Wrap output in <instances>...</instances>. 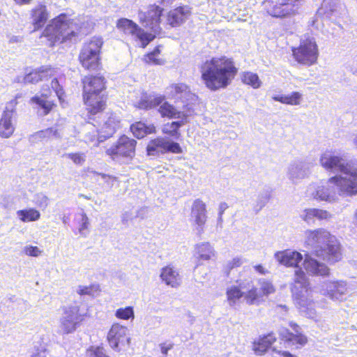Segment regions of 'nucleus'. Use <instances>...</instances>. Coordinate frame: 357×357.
Returning <instances> with one entry per match:
<instances>
[{
  "label": "nucleus",
  "instance_id": "1",
  "mask_svg": "<svg viewBox=\"0 0 357 357\" xmlns=\"http://www.w3.org/2000/svg\"><path fill=\"white\" fill-rule=\"evenodd\" d=\"M201 79L211 91L226 89L238 74V68L233 58L225 55L213 56L199 66Z\"/></svg>",
  "mask_w": 357,
  "mask_h": 357
},
{
  "label": "nucleus",
  "instance_id": "2",
  "mask_svg": "<svg viewBox=\"0 0 357 357\" xmlns=\"http://www.w3.org/2000/svg\"><path fill=\"white\" fill-rule=\"evenodd\" d=\"M306 242L312 248V254L321 260L333 264L342 259L340 243L324 229L307 231Z\"/></svg>",
  "mask_w": 357,
  "mask_h": 357
},
{
  "label": "nucleus",
  "instance_id": "3",
  "mask_svg": "<svg viewBox=\"0 0 357 357\" xmlns=\"http://www.w3.org/2000/svg\"><path fill=\"white\" fill-rule=\"evenodd\" d=\"M103 44V40L98 36H93L83 43L78 54V61L84 70L98 71L102 69Z\"/></svg>",
  "mask_w": 357,
  "mask_h": 357
},
{
  "label": "nucleus",
  "instance_id": "4",
  "mask_svg": "<svg viewBox=\"0 0 357 357\" xmlns=\"http://www.w3.org/2000/svg\"><path fill=\"white\" fill-rule=\"evenodd\" d=\"M291 52L293 60L300 66L310 67L317 63L319 51L312 37L301 39L297 46L291 47Z\"/></svg>",
  "mask_w": 357,
  "mask_h": 357
},
{
  "label": "nucleus",
  "instance_id": "5",
  "mask_svg": "<svg viewBox=\"0 0 357 357\" xmlns=\"http://www.w3.org/2000/svg\"><path fill=\"white\" fill-rule=\"evenodd\" d=\"M137 145L136 139L123 134L106 150L105 153L112 160L124 158L132 160L136 155Z\"/></svg>",
  "mask_w": 357,
  "mask_h": 357
},
{
  "label": "nucleus",
  "instance_id": "6",
  "mask_svg": "<svg viewBox=\"0 0 357 357\" xmlns=\"http://www.w3.org/2000/svg\"><path fill=\"white\" fill-rule=\"evenodd\" d=\"M108 93L82 96V102L88 121L92 123H99L100 116L108 107Z\"/></svg>",
  "mask_w": 357,
  "mask_h": 357
},
{
  "label": "nucleus",
  "instance_id": "7",
  "mask_svg": "<svg viewBox=\"0 0 357 357\" xmlns=\"http://www.w3.org/2000/svg\"><path fill=\"white\" fill-rule=\"evenodd\" d=\"M168 96L172 99H180L183 102L182 109L185 112H195V105L199 97L190 91V87L183 82L172 83L167 86Z\"/></svg>",
  "mask_w": 357,
  "mask_h": 357
},
{
  "label": "nucleus",
  "instance_id": "8",
  "mask_svg": "<svg viewBox=\"0 0 357 357\" xmlns=\"http://www.w3.org/2000/svg\"><path fill=\"white\" fill-rule=\"evenodd\" d=\"M164 8L155 3L149 4L146 10L138 13L139 21L155 36L162 31V17Z\"/></svg>",
  "mask_w": 357,
  "mask_h": 357
},
{
  "label": "nucleus",
  "instance_id": "9",
  "mask_svg": "<svg viewBox=\"0 0 357 357\" xmlns=\"http://www.w3.org/2000/svg\"><path fill=\"white\" fill-rule=\"evenodd\" d=\"M70 20L66 13H61L51 21L43 30L41 36L45 37L50 43V46H54L56 43H63L62 31L70 24Z\"/></svg>",
  "mask_w": 357,
  "mask_h": 357
},
{
  "label": "nucleus",
  "instance_id": "10",
  "mask_svg": "<svg viewBox=\"0 0 357 357\" xmlns=\"http://www.w3.org/2000/svg\"><path fill=\"white\" fill-rule=\"evenodd\" d=\"M264 10L275 18H286L298 14L296 7L290 0H264Z\"/></svg>",
  "mask_w": 357,
  "mask_h": 357
},
{
  "label": "nucleus",
  "instance_id": "11",
  "mask_svg": "<svg viewBox=\"0 0 357 357\" xmlns=\"http://www.w3.org/2000/svg\"><path fill=\"white\" fill-rule=\"evenodd\" d=\"M116 28L124 34L135 36L141 42L143 48H145L155 38L154 34L145 31L137 23L127 18L122 17L118 20Z\"/></svg>",
  "mask_w": 357,
  "mask_h": 357
},
{
  "label": "nucleus",
  "instance_id": "12",
  "mask_svg": "<svg viewBox=\"0 0 357 357\" xmlns=\"http://www.w3.org/2000/svg\"><path fill=\"white\" fill-rule=\"evenodd\" d=\"M146 152L149 156H155L167 153L179 154L183 152V150L178 143L167 141L162 137H158L149 141L146 147Z\"/></svg>",
  "mask_w": 357,
  "mask_h": 357
},
{
  "label": "nucleus",
  "instance_id": "13",
  "mask_svg": "<svg viewBox=\"0 0 357 357\" xmlns=\"http://www.w3.org/2000/svg\"><path fill=\"white\" fill-rule=\"evenodd\" d=\"M290 326L295 333L288 328L282 329L279 333L280 344L286 348L304 347L308 342L307 337L301 331V328L296 323L291 322Z\"/></svg>",
  "mask_w": 357,
  "mask_h": 357
},
{
  "label": "nucleus",
  "instance_id": "14",
  "mask_svg": "<svg viewBox=\"0 0 357 357\" xmlns=\"http://www.w3.org/2000/svg\"><path fill=\"white\" fill-rule=\"evenodd\" d=\"M107 79L100 74L88 75L82 79V96L100 95L107 92Z\"/></svg>",
  "mask_w": 357,
  "mask_h": 357
},
{
  "label": "nucleus",
  "instance_id": "15",
  "mask_svg": "<svg viewBox=\"0 0 357 357\" xmlns=\"http://www.w3.org/2000/svg\"><path fill=\"white\" fill-rule=\"evenodd\" d=\"M319 162L324 169L330 172L338 171L347 174L351 167L349 163L344 162L342 157L331 150L324 151L320 156Z\"/></svg>",
  "mask_w": 357,
  "mask_h": 357
},
{
  "label": "nucleus",
  "instance_id": "16",
  "mask_svg": "<svg viewBox=\"0 0 357 357\" xmlns=\"http://www.w3.org/2000/svg\"><path fill=\"white\" fill-rule=\"evenodd\" d=\"M107 340L112 349L120 351L122 347H128L130 344V338L128 336L126 327L114 324L109 329Z\"/></svg>",
  "mask_w": 357,
  "mask_h": 357
},
{
  "label": "nucleus",
  "instance_id": "17",
  "mask_svg": "<svg viewBox=\"0 0 357 357\" xmlns=\"http://www.w3.org/2000/svg\"><path fill=\"white\" fill-rule=\"evenodd\" d=\"M346 174L349 177L344 178L335 176L330 178L328 182L340 185V190L347 195H356L357 194V168L352 169L350 167L348 169V173Z\"/></svg>",
  "mask_w": 357,
  "mask_h": 357
},
{
  "label": "nucleus",
  "instance_id": "18",
  "mask_svg": "<svg viewBox=\"0 0 357 357\" xmlns=\"http://www.w3.org/2000/svg\"><path fill=\"white\" fill-rule=\"evenodd\" d=\"M158 112L162 118L173 119H188L194 114V112L180 111L177 107L167 100L164 95H160Z\"/></svg>",
  "mask_w": 357,
  "mask_h": 357
},
{
  "label": "nucleus",
  "instance_id": "19",
  "mask_svg": "<svg viewBox=\"0 0 357 357\" xmlns=\"http://www.w3.org/2000/svg\"><path fill=\"white\" fill-rule=\"evenodd\" d=\"M192 15L191 8L187 5L178 6L167 13L166 22L170 27L181 26Z\"/></svg>",
  "mask_w": 357,
  "mask_h": 357
},
{
  "label": "nucleus",
  "instance_id": "20",
  "mask_svg": "<svg viewBox=\"0 0 357 357\" xmlns=\"http://www.w3.org/2000/svg\"><path fill=\"white\" fill-rule=\"evenodd\" d=\"M13 108H6L0 119V137L3 138L10 137L14 132L15 128L12 123L13 115L15 111V107L17 105L16 100H13L9 102Z\"/></svg>",
  "mask_w": 357,
  "mask_h": 357
},
{
  "label": "nucleus",
  "instance_id": "21",
  "mask_svg": "<svg viewBox=\"0 0 357 357\" xmlns=\"http://www.w3.org/2000/svg\"><path fill=\"white\" fill-rule=\"evenodd\" d=\"M277 337L273 332L259 335L252 343V349L257 355L265 354L276 342Z\"/></svg>",
  "mask_w": 357,
  "mask_h": 357
},
{
  "label": "nucleus",
  "instance_id": "22",
  "mask_svg": "<svg viewBox=\"0 0 357 357\" xmlns=\"http://www.w3.org/2000/svg\"><path fill=\"white\" fill-rule=\"evenodd\" d=\"M55 73V69L52 66H42L26 73L24 76L23 80L25 83L36 84L53 77Z\"/></svg>",
  "mask_w": 357,
  "mask_h": 357
},
{
  "label": "nucleus",
  "instance_id": "23",
  "mask_svg": "<svg viewBox=\"0 0 357 357\" xmlns=\"http://www.w3.org/2000/svg\"><path fill=\"white\" fill-rule=\"evenodd\" d=\"M31 24L33 26V31L42 29L49 19V12L47 6L43 3H38L30 11Z\"/></svg>",
  "mask_w": 357,
  "mask_h": 357
},
{
  "label": "nucleus",
  "instance_id": "24",
  "mask_svg": "<svg viewBox=\"0 0 357 357\" xmlns=\"http://www.w3.org/2000/svg\"><path fill=\"white\" fill-rule=\"evenodd\" d=\"M160 279L166 285L173 288L180 286L181 279L177 269L172 265H167L160 270Z\"/></svg>",
  "mask_w": 357,
  "mask_h": 357
},
{
  "label": "nucleus",
  "instance_id": "25",
  "mask_svg": "<svg viewBox=\"0 0 357 357\" xmlns=\"http://www.w3.org/2000/svg\"><path fill=\"white\" fill-rule=\"evenodd\" d=\"M278 261L287 267H298L303 260V255L297 251L285 250L276 254Z\"/></svg>",
  "mask_w": 357,
  "mask_h": 357
},
{
  "label": "nucleus",
  "instance_id": "26",
  "mask_svg": "<svg viewBox=\"0 0 357 357\" xmlns=\"http://www.w3.org/2000/svg\"><path fill=\"white\" fill-rule=\"evenodd\" d=\"M206 206L200 199L194 201L191 208V216L194 218L195 222L198 226L202 227L205 225L207 219Z\"/></svg>",
  "mask_w": 357,
  "mask_h": 357
},
{
  "label": "nucleus",
  "instance_id": "27",
  "mask_svg": "<svg viewBox=\"0 0 357 357\" xmlns=\"http://www.w3.org/2000/svg\"><path fill=\"white\" fill-rule=\"evenodd\" d=\"M215 256V252L209 243H202L195 247L196 267L205 261L211 260Z\"/></svg>",
  "mask_w": 357,
  "mask_h": 357
},
{
  "label": "nucleus",
  "instance_id": "28",
  "mask_svg": "<svg viewBox=\"0 0 357 357\" xmlns=\"http://www.w3.org/2000/svg\"><path fill=\"white\" fill-rule=\"evenodd\" d=\"M130 130L137 139H142L149 135L155 134L156 128L153 124L136 121L130 125Z\"/></svg>",
  "mask_w": 357,
  "mask_h": 357
},
{
  "label": "nucleus",
  "instance_id": "29",
  "mask_svg": "<svg viewBox=\"0 0 357 357\" xmlns=\"http://www.w3.org/2000/svg\"><path fill=\"white\" fill-rule=\"evenodd\" d=\"M188 122V119H181L179 121L167 122L162 126V133L168 137L179 139L181 137L180 128Z\"/></svg>",
  "mask_w": 357,
  "mask_h": 357
},
{
  "label": "nucleus",
  "instance_id": "30",
  "mask_svg": "<svg viewBox=\"0 0 357 357\" xmlns=\"http://www.w3.org/2000/svg\"><path fill=\"white\" fill-rule=\"evenodd\" d=\"M31 101L42 109V114L44 116L49 114L56 107V104L54 101L48 100V95L47 93L34 96L31 98Z\"/></svg>",
  "mask_w": 357,
  "mask_h": 357
},
{
  "label": "nucleus",
  "instance_id": "31",
  "mask_svg": "<svg viewBox=\"0 0 357 357\" xmlns=\"http://www.w3.org/2000/svg\"><path fill=\"white\" fill-rule=\"evenodd\" d=\"M305 268L312 275L326 276L329 275V268L312 258L305 260Z\"/></svg>",
  "mask_w": 357,
  "mask_h": 357
},
{
  "label": "nucleus",
  "instance_id": "32",
  "mask_svg": "<svg viewBox=\"0 0 357 357\" xmlns=\"http://www.w3.org/2000/svg\"><path fill=\"white\" fill-rule=\"evenodd\" d=\"M302 93L298 91H294L288 95H280L274 96V100L280 103L289 105H298L302 100Z\"/></svg>",
  "mask_w": 357,
  "mask_h": 357
},
{
  "label": "nucleus",
  "instance_id": "33",
  "mask_svg": "<svg viewBox=\"0 0 357 357\" xmlns=\"http://www.w3.org/2000/svg\"><path fill=\"white\" fill-rule=\"evenodd\" d=\"M121 127V120L114 112H110L104 122L102 129L109 135H113Z\"/></svg>",
  "mask_w": 357,
  "mask_h": 357
},
{
  "label": "nucleus",
  "instance_id": "34",
  "mask_svg": "<svg viewBox=\"0 0 357 357\" xmlns=\"http://www.w3.org/2000/svg\"><path fill=\"white\" fill-rule=\"evenodd\" d=\"M313 218L319 220H328L331 218V214L326 210L319 208H307L304 210L303 220L307 222Z\"/></svg>",
  "mask_w": 357,
  "mask_h": 357
},
{
  "label": "nucleus",
  "instance_id": "35",
  "mask_svg": "<svg viewBox=\"0 0 357 357\" xmlns=\"http://www.w3.org/2000/svg\"><path fill=\"white\" fill-rule=\"evenodd\" d=\"M161 45H157L153 51L144 55L143 61L149 65L161 66L165 63V60L160 57Z\"/></svg>",
  "mask_w": 357,
  "mask_h": 357
},
{
  "label": "nucleus",
  "instance_id": "36",
  "mask_svg": "<svg viewBox=\"0 0 357 357\" xmlns=\"http://www.w3.org/2000/svg\"><path fill=\"white\" fill-rule=\"evenodd\" d=\"M17 215L23 222H34L40 218V211L33 208L19 210L17 211Z\"/></svg>",
  "mask_w": 357,
  "mask_h": 357
},
{
  "label": "nucleus",
  "instance_id": "37",
  "mask_svg": "<svg viewBox=\"0 0 357 357\" xmlns=\"http://www.w3.org/2000/svg\"><path fill=\"white\" fill-rule=\"evenodd\" d=\"M241 79L244 84L250 86L253 89H258L261 85V82L258 75L250 71L242 73Z\"/></svg>",
  "mask_w": 357,
  "mask_h": 357
},
{
  "label": "nucleus",
  "instance_id": "38",
  "mask_svg": "<svg viewBox=\"0 0 357 357\" xmlns=\"http://www.w3.org/2000/svg\"><path fill=\"white\" fill-rule=\"evenodd\" d=\"M243 299L248 305H259L264 302L265 298H261L258 289L253 287L244 293Z\"/></svg>",
  "mask_w": 357,
  "mask_h": 357
},
{
  "label": "nucleus",
  "instance_id": "39",
  "mask_svg": "<svg viewBox=\"0 0 357 357\" xmlns=\"http://www.w3.org/2000/svg\"><path fill=\"white\" fill-rule=\"evenodd\" d=\"M83 320L82 315L73 318V317H68L65 318L62 323V330L64 333H70L75 330L77 326Z\"/></svg>",
  "mask_w": 357,
  "mask_h": 357
},
{
  "label": "nucleus",
  "instance_id": "40",
  "mask_svg": "<svg viewBox=\"0 0 357 357\" xmlns=\"http://www.w3.org/2000/svg\"><path fill=\"white\" fill-rule=\"evenodd\" d=\"M347 290L346 285L339 282H333L327 287V291L331 298H338Z\"/></svg>",
  "mask_w": 357,
  "mask_h": 357
},
{
  "label": "nucleus",
  "instance_id": "41",
  "mask_svg": "<svg viewBox=\"0 0 357 357\" xmlns=\"http://www.w3.org/2000/svg\"><path fill=\"white\" fill-rule=\"evenodd\" d=\"M84 357H111L103 344L91 345L86 351Z\"/></svg>",
  "mask_w": 357,
  "mask_h": 357
},
{
  "label": "nucleus",
  "instance_id": "42",
  "mask_svg": "<svg viewBox=\"0 0 357 357\" xmlns=\"http://www.w3.org/2000/svg\"><path fill=\"white\" fill-rule=\"evenodd\" d=\"M160 95L155 96H149L142 98L138 102V107L144 110H149L158 107L159 104Z\"/></svg>",
  "mask_w": 357,
  "mask_h": 357
},
{
  "label": "nucleus",
  "instance_id": "43",
  "mask_svg": "<svg viewBox=\"0 0 357 357\" xmlns=\"http://www.w3.org/2000/svg\"><path fill=\"white\" fill-rule=\"evenodd\" d=\"M309 286V282L307 279L305 277V273L299 268L295 272V278L294 282L293 288L295 289H298V288L305 289V291H307Z\"/></svg>",
  "mask_w": 357,
  "mask_h": 357
},
{
  "label": "nucleus",
  "instance_id": "44",
  "mask_svg": "<svg viewBox=\"0 0 357 357\" xmlns=\"http://www.w3.org/2000/svg\"><path fill=\"white\" fill-rule=\"evenodd\" d=\"M259 289L258 291L260 295H261L262 298L275 293V288L271 281L263 279L259 281Z\"/></svg>",
  "mask_w": 357,
  "mask_h": 357
},
{
  "label": "nucleus",
  "instance_id": "45",
  "mask_svg": "<svg viewBox=\"0 0 357 357\" xmlns=\"http://www.w3.org/2000/svg\"><path fill=\"white\" fill-rule=\"evenodd\" d=\"M227 298L229 303L234 305L241 297H243L244 293L237 286H231L226 291Z\"/></svg>",
  "mask_w": 357,
  "mask_h": 357
},
{
  "label": "nucleus",
  "instance_id": "46",
  "mask_svg": "<svg viewBox=\"0 0 357 357\" xmlns=\"http://www.w3.org/2000/svg\"><path fill=\"white\" fill-rule=\"evenodd\" d=\"M100 292L99 284H91L89 286H79L77 293L80 296L88 295L92 297L96 296Z\"/></svg>",
  "mask_w": 357,
  "mask_h": 357
},
{
  "label": "nucleus",
  "instance_id": "47",
  "mask_svg": "<svg viewBox=\"0 0 357 357\" xmlns=\"http://www.w3.org/2000/svg\"><path fill=\"white\" fill-rule=\"evenodd\" d=\"M37 137L41 139H49L59 135L58 130L54 128H47L37 132Z\"/></svg>",
  "mask_w": 357,
  "mask_h": 357
},
{
  "label": "nucleus",
  "instance_id": "48",
  "mask_svg": "<svg viewBox=\"0 0 357 357\" xmlns=\"http://www.w3.org/2000/svg\"><path fill=\"white\" fill-rule=\"evenodd\" d=\"M66 155L76 165H82L86 161V155L82 152L70 153Z\"/></svg>",
  "mask_w": 357,
  "mask_h": 357
},
{
  "label": "nucleus",
  "instance_id": "49",
  "mask_svg": "<svg viewBox=\"0 0 357 357\" xmlns=\"http://www.w3.org/2000/svg\"><path fill=\"white\" fill-rule=\"evenodd\" d=\"M77 225L79 232L81 234H84V230L88 229L89 226V218L86 216V213H82L79 214V217L77 219Z\"/></svg>",
  "mask_w": 357,
  "mask_h": 357
},
{
  "label": "nucleus",
  "instance_id": "50",
  "mask_svg": "<svg viewBox=\"0 0 357 357\" xmlns=\"http://www.w3.org/2000/svg\"><path fill=\"white\" fill-rule=\"evenodd\" d=\"M24 252L27 256L30 257H38L42 252V251L37 246L33 245L26 246L24 249Z\"/></svg>",
  "mask_w": 357,
  "mask_h": 357
},
{
  "label": "nucleus",
  "instance_id": "51",
  "mask_svg": "<svg viewBox=\"0 0 357 357\" xmlns=\"http://www.w3.org/2000/svg\"><path fill=\"white\" fill-rule=\"evenodd\" d=\"M243 264V260L239 257L233 258L227 264V268L229 270H231L236 268L240 267Z\"/></svg>",
  "mask_w": 357,
  "mask_h": 357
},
{
  "label": "nucleus",
  "instance_id": "52",
  "mask_svg": "<svg viewBox=\"0 0 357 357\" xmlns=\"http://www.w3.org/2000/svg\"><path fill=\"white\" fill-rule=\"evenodd\" d=\"M55 93L58 97V99H59L60 103L63 104L65 101V100H64L65 92H64L63 87H57L56 89H55Z\"/></svg>",
  "mask_w": 357,
  "mask_h": 357
},
{
  "label": "nucleus",
  "instance_id": "53",
  "mask_svg": "<svg viewBox=\"0 0 357 357\" xmlns=\"http://www.w3.org/2000/svg\"><path fill=\"white\" fill-rule=\"evenodd\" d=\"M77 36V33L74 31H71L70 33H64L63 31H62V38H63V43H65L68 40H71L73 38H74Z\"/></svg>",
  "mask_w": 357,
  "mask_h": 357
},
{
  "label": "nucleus",
  "instance_id": "54",
  "mask_svg": "<svg viewBox=\"0 0 357 357\" xmlns=\"http://www.w3.org/2000/svg\"><path fill=\"white\" fill-rule=\"evenodd\" d=\"M174 347V344L170 343L167 344L166 343H162L160 345L161 353L166 356L168 353V351L172 349Z\"/></svg>",
  "mask_w": 357,
  "mask_h": 357
},
{
  "label": "nucleus",
  "instance_id": "55",
  "mask_svg": "<svg viewBox=\"0 0 357 357\" xmlns=\"http://www.w3.org/2000/svg\"><path fill=\"white\" fill-rule=\"evenodd\" d=\"M316 195L321 200L327 201L330 199V195L324 191V189H320L317 191Z\"/></svg>",
  "mask_w": 357,
  "mask_h": 357
},
{
  "label": "nucleus",
  "instance_id": "56",
  "mask_svg": "<svg viewBox=\"0 0 357 357\" xmlns=\"http://www.w3.org/2000/svg\"><path fill=\"white\" fill-rule=\"evenodd\" d=\"M101 176L107 182L113 183V182L117 181L116 177H115L114 176H111V175H108V174H102Z\"/></svg>",
  "mask_w": 357,
  "mask_h": 357
},
{
  "label": "nucleus",
  "instance_id": "57",
  "mask_svg": "<svg viewBox=\"0 0 357 357\" xmlns=\"http://www.w3.org/2000/svg\"><path fill=\"white\" fill-rule=\"evenodd\" d=\"M117 318L128 320L134 318V314H116Z\"/></svg>",
  "mask_w": 357,
  "mask_h": 357
},
{
  "label": "nucleus",
  "instance_id": "58",
  "mask_svg": "<svg viewBox=\"0 0 357 357\" xmlns=\"http://www.w3.org/2000/svg\"><path fill=\"white\" fill-rule=\"evenodd\" d=\"M51 85L54 91H55V89H56L57 87H62V86L60 85L57 78H54L52 80Z\"/></svg>",
  "mask_w": 357,
  "mask_h": 357
},
{
  "label": "nucleus",
  "instance_id": "59",
  "mask_svg": "<svg viewBox=\"0 0 357 357\" xmlns=\"http://www.w3.org/2000/svg\"><path fill=\"white\" fill-rule=\"evenodd\" d=\"M116 312H133V307L128 306L125 308H119Z\"/></svg>",
  "mask_w": 357,
  "mask_h": 357
},
{
  "label": "nucleus",
  "instance_id": "60",
  "mask_svg": "<svg viewBox=\"0 0 357 357\" xmlns=\"http://www.w3.org/2000/svg\"><path fill=\"white\" fill-rule=\"evenodd\" d=\"M303 0H290V1L291 3H294V5L296 7V10L297 11V13H298V10L301 6V3Z\"/></svg>",
  "mask_w": 357,
  "mask_h": 357
},
{
  "label": "nucleus",
  "instance_id": "61",
  "mask_svg": "<svg viewBox=\"0 0 357 357\" xmlns=\"http://www.w3.org/2000/svg\"><path fill=\"white\" fill-rule=\"evenodd\" d=\"M255 269L261 274H265L266 273V271L261 264L256 265Z\"/></svg>",
  "mask_w": 357,
  "mask_h": 357
},
{
  "label": "nucleus",
  "instance_id": "62",
  "mask_svg": "<svg viewBox=\"0 0 357 357\" xmlns=\"http://www.w3.org/2000/svg\"><path fill=\"white\" fill-rule=\"evenodd\" d=\"M17 4L24 5V4H29L32 0H14Z\"/></svg>",
  "mask_w": 357,
  "mask_h": 357
},
{
  "label": "nucleus",
  "instance_id": "63",
  "mask_svg": "<svg viewBox=\"0 0 357 357\" xmlns=\"http://www.w3.org/2000/svg\"><path fill=\"white\" fill-rule=\"evenodd\" d=\"M175 0H161V3H172Z\"/></svg>",
  "mask_w": 357,
  "mask_h": 357
},
{
  "label": "nucleus",
  "instance_id": "64",
  "mask_svg": "<svg viewBox=\"0 0 357 357\" xmlns=\"http://www.w3.org/2000/svg\"><path fill=\"white\" fill-rule=\"evenodd\" d=\"M355 219H356V227H357V211H356L355 213Z\"/></svg>",
  "mask_w": 357,
  "mask_h": 357
}]
</instances>
